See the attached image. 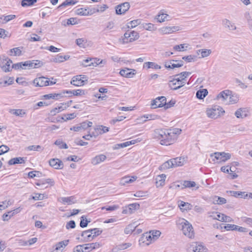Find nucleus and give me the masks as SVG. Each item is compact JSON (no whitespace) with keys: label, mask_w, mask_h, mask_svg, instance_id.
Listing matches in <instances>:
<instances>
[{"label":"nucleus","mask_w":252,"mask_h":252,"mask_svg":"<svg viewBox=\"0 0 252 252\" xmlns=\"http://www.w3.org/2000/svg\"><path fill=\"white\" fill-rule=\"evenodd\" d=\"M168 130L166 129H157L154 131V138L160 140V143L163 145L172 144L169 135L167 134Z\"/></svg>","instance_id":"nucleus-1"},{"label":"nucleus","mask_w":252,"mask_h":252,"mask_svg":"<svg viewBox=\"0 0 252 252\" xmlns=\"http://www.w3.org/2000/svg\"><path fill=\"white\" fill-rule=\"evenodd\" d=\"M180 224L182 225V230L185 236L190 239L194 237V232L192 226L188 220L184 219H182Z\"/></svg>","instance_id":"nucleus-2"},{"label":"nucleus","mask_w":252,"mask_h":252,"mask_svg":"<svg viewBox=\"0 0 252 252\" xmlns=\"http://www.w3.org/2000/svg\"><path fill=\"white\" fill-rule=\"evenodd\" d=\"M224 113L223 109L219 106H214L212 108L208 109L206 111L207 115L208 117L217 119L220 116L221 114Z\"/></svg>","instance_id":"nucleus-3"},{"label":"nucleus","mask_w":252,"mask_h":252,"mask_svg":"<svg viewBox=\"0 0 252 252\" xmlns=\"http://www.w3.org/2000/svg\"><path fill=\"white\" fill-rule=\"evenodd\" d=\"M161 232L159 230H152L149 233H146L143 235L140 238L139 241L142 243H145L146 240L149 241V239L154 240H157L158 237L160 235Z\"/></svg>","instance_id":"nucleus-4"},{"label":"nucleus","mask_w":252,"mask_h":252,"mask_svg":"<svg viewBox=\"0 0 252 252\" xmlns=\"http://www.w3.org/2000/svg\"><path fill=\"white\" fill-rule=\"evenodd\" d=\"M174 78L169 83L170 88L173 90H176L180 89L185 85L184 82L183 81V79H181L177 74L174 76Z\"/></svg>","instance_id":"nucleus-5"},{"label":"nucleus","mask_w":252,"mask_h":252,"mask_svg":"<svg viewBox=\"0 0 252 252\" xmlns=\"http://www.w3.org/2000/svg\"><path fill=\"white\" fill-rule=\"evenodd\" d=\"M0 66L2 70L4 72L10 71V64L12 63V61L5 55H1L0 57Z\"/></svg>","instance_id":"nucleus-6"},{"label":"nucleus","mask_w":252,"mask_h":252,"mask_svg":"<svg viewBox=\"0 0 252 252\" xmlns=\"http://www.w3.org/2000/svg\"><path fill=\"white\" fill-rule=\"evenodd\" d=\"M166 104V98L165 96H159L152 100L151 106L155 109L158 107H162Z\"/></svg>","instance_id":"nucleus-7"},{"label":"nucleus","mask_w":252,"mask_h":252,"mask_svg":"<svg viewBox=\"0 0 252 252\" xmlns=\"http://www.w3.org/2000/svg\"><path fill=\"white\" fill-rule=\"evenodd\" d=\"M179 30H180V28L179 26H166L159 29L158 32L161 34H168Z\"/></svg>","instance_id":"nucleus-8"},{"label":"nucleus","mask_w":252,"mask_h":252,"mask_svg":"<svg viewBox=\"0 0 252 252\" xmlns=\"http://www.w3.org/2000/svg\"><path fill=\"white\" fill-rule=\"evenodd\" d=\"M33 83L36 87H44L49 85V78L43 76L35 78Z\"/></svg>","instance_id":"nucleus-9"},{"label":"nucleus","mask_w":252,"mask_h":252,"mask_svg":"<svg viewBox=\"0 0 252 252\" xmlns=\"http://www.w3.org/2000/svg\"><path fill=\"white\" fill-rule=\"evenodd\" d=\"M231 91L225 90L220 93L217 96L216 99L217 100H220L222 102L227 103Z\"/></svg>","instance_id":"nucleus-10"},{"label":"nucleus","mask_w":252,"mask_h":252,"mask_svg":"<svg viewBox=\"0 0 252 252\" xmlns=\"http://www.w3.org/2000/svg\"><path fill=\"white\" fill-rule=\"evenodd\" d=\"M130 7L128 2H124L116 7V12L117 14H122L127 11Z\"/></svg>","instance_id":"nucleus-11"},{"label":"nucleus","mask_w":252,"mask_h":252,"mask_svg":"<svg viewBox=\"0 0 252 252\" xmlns=\"http://www.w3.org/2000/svg\"><path fill=\"white\" fill-rule=\"evenodd\" d=\"M49 162L50 165L56 169H60L63 167V162L59 159L52 158Z\"/></svg>","instance_id":"nucleus-12"},{"label":"nucleus","mask_w":252,"mask_h":252,"mask_svg":"<svg viewBox=\"0 0 252 252\" xmlns=\"http://www.w3.org/2000/svg\"><path fill=\"white\" fill-rule=\"evenodd\" d=\"M214 155H215L216 159L223 162H225L231 158V155L230 154L225 153L224 152H217L214 153Z\"/></svg>","instance_id":"nucleus-13"},{"label":"nucleus","mask_w":252,"mask_h":252,"mask_svg":"<svg viewBox=\"0 0 252 252\" xmlns=\"http://www.w3.org/2000/svg\"><path fill=\"white\" fill-rule=\"evenodd\" d=\"M58 201L63 204L71 205L76 202L75 197L74 196L69 197H62L58 198Z\"/></svg>","instance_id":"nucleus-14"},{"label":"nucleus","mask_w":252,"mask_h":252,"mask_svg":"<svg viewBox=\"0 0 252 252\" xmlns=\"http://www.w3.org/2000/svg\"><path fill=\"white\" fill-rule=\"evenodd\" d=\"M168 130L169 133H168L167 134L169 135V137L170 138L172 144L176 139L177 135L181 133L182 130L177 128Z\"/></svg>","instance_id":"nucleus-15"},{"label":"nucleus","mask_w":252,"mask_h":252,"mask_svg":"<svg viewBox=\"0 0 252 252\" xmlns=\"http://www.w3.org/2000/svg\"><path fill=\"white\" fill-rule=\"evenodd\" d=\"M137 176H125L123 177L120 181V184L122 186H125L126 184L133 183L137 179Z\"/></svg>","instance_id":"nucleus-16"},{"label":"nucleus","mask_w":252,"mask_h":252,"mask_svg":"<svg viewBox=\"0 0 252 252\" xmlns=\"http://www.w3.org/2000/svg\"><path fill=\"white\" fill-rule=\"evenodd\" d=\"M71 84L75 86H82L84 85V81H82L80 75L73 77L70 82Z\"/></svg>","instance_id":"nucleus-17"},{"label":"nucleus","mask_w":252,"mask_h":252,"mask_svg":"<svg viewBox=\"0 0 252 252\" xmlns=\"http://www.w3.org/2000/svg\"><path fill=\"white\" fill-rule=\"evenodd\" d=\"M222 25L225 28L227 29L229 31H234L237 28L234 23L227 19L222 20Z\"/></svg>","instance_id":"nucleus-18"},{"label":"nucleus","mask_w":252,"mask_h":252,"mask_svg":"<svg viewBox=\"0 0 252 252\" xmlns=\"http://www.w3.org/2000/svg\"><path fill=\"white\" fill-rule=\"evenodd\" d=\"M248 110L246 108L238 109L235 113V115L237 118L244 119L247 116Z\"/></svg>","instance_id":"nucleus-19"},{"label":"nucleus","mask_w":252,"mask_h":252,"mask_svg":"<svg viewBox=\"0 0 252 252\" xmlns=\"http://www.w3.org/2000/svg\"><path fill=\"white\" fill-rule=\"evenodd\" d=\"M106 159V156L103 154H100L95 156L92 159L91 163L93 165H97Z\"/></svg>","instance_id":"nucleus-20"},{"label":"nucleus","mask_w":252,"mask_h":252,"mask_svg":"<svg viewBox=\"0 0 252 252\" xmlns=\"http://www.w3.org/2000/svg\"><path fill=\"white\" fill-rule=\"evenodd\" d=\"M29 68H36L43 65V62L38 60L28 61Z\"/></svg>","instance_id":"nucleus-21"},{"label":"nucleus","mask_w":252,"mask_h":252,"mask_svg":"<svg viewBox=\"0 0 252 252\" xmlns=\"http://www.w3.org/2000/svg\"><path fill=\"white\" fill-rule=\"evenodd\" d=\"M54 181L51 179H47L45 181L40 180L38 182L36 183V185L37 186L41 187L43 189H45L48 187L46 186L47 184L50 185L51 186L54 185Z\"/></svg>","instance_id":"nucleus-22"},{"label":"nucleus","mask_w":252,"mask_h":252,"mask_svg":"<svg viewBox=\"0 0 252 252\" xmlns=\"http://www.w3.org/2000/svg\"><path fill=\"white\" fill-rule=\"evenodd\" d=\"M132 70L133 71H131V69H130L129 68L122 69L120 71V74L122 76L127 78H131L133 77V75L135 74V73L134 72L135 71V70L134 69Z\"/></svg>","instance_id":"nucleus-23"},{"label":"nucleus","mask_w":252,"mask_h":252,"mask_svg":"<svg viewBox=\"0 0 252 252\" xmlns=\"http://www.w3.org/2000/svg\"><path fill=\"white\" fill-rule=\"evenodd\" d=\"M128 210L125 209L123 211V213H128L129 214H131L133 213V211L135 210L139 209L140 208V205L138 203H132L130 204L128 206Z\"/></svg>","instance_id":"nucleus-24"},{"label":"nucleus","mask_w":252,"mask_h":252,"mask_svg":"<svg viewBox=\"0 0 252 252\" xmlns=\"http://www.w3.org/2000/svg\"><path fill=\"white\" fill-rule=\"evenodd\" d=\"M65 103H61L58 107L53 109L50 111L51 115L55 116L57 113H58L66 108V106Z\"/></svg>","instance_id":"nucleus-25"},{"label":"nucleus","mask_w":252,"mask_h":252,"mask_svg":"<svg viewBox=\"0 0 252 252\" xmlns=\"http://www.w3.org/2000/svg\"><path fill=\"white\" fill-rule=\"evenodd\" d=\"M68 242L69 241L67 240L62 241L57 243L55 245V250L56 251H60V252H62L63 249L65 247V246H66L68 245Z\"/></svg>","instance_id":"nucleus-26"},{"label":"nucleus","mask_w":252,"mask_h":252,"mask_svg":"<svg viewBox=\"0 0 252 252\" xmlns=\"http://www.w3.org/2000/svg\"><path fill=\"white\" fill-rule=\"evenodd\" d=\"M178 206L182 211L190 210L192 207V205L190 203L183 201L179 202Z\"/></svg>","instance_id":"nucleus-27"},{"label":"nucleus","mask_w":252,"mask_h":252,"mask_svg":"<svg viewBox=\"0 0 252 252\" xmlns=\"http://www.w3.org/2000/svg\"><path fill=\"white\" fill-rule=\"evenodd\" d=\"M172 159L174 168L183 165L185 162V158L182 157L176 158Z\"/></svg>","instance_id":"nucleus-28"},{"label":"nucleus","mask_w":252,"mask_h":252,"mask_svg":"<svg viewBox=\"0 0 252 252\" xmlns=\"http://www.w3.org/2000/svg\"><path fill=\"white\" fill-rule=\"evenodd\" d=\"M170 168H174L172 159L164 162L159 166V169L160 170H163Z\"/></svg>","instance_id":"nucleus-29"},{"label":"nucleus","mask_w":252,"mask_h":252,"mask_svg":"<svg viewBox=\"0 0 252 252\" xmlns=\"http://www.w3.org/2000/svg\"><path fill=\"white\" fill-rule=\"evenodd\" d=\"M166 175L165 174H161L158 175L156 178V186L157 187H161L164 184Z\"/></svg>","instance_id":"nucleus-30"},{"label":"nucleus","mask_w":252,"mask_h":252,"mask_svg":"<svg viewBox=\"0 0 252 252\" xmlns=\"http://www.w3.org/2000/svg\"><path fill=\"white\" fill-rule=\"evenodd\" d=\"M84 246V250L89 252L91 250L99 248L100 245L98 243H92L86 244Z\"/></svg>","instance_id":"nucleus-31"},{"label":"nucleus","mask_w":252,"mask_h":252,"mask_svg":"<svg viewBox=\"0 0 252 252\" xmlns=\"http://www.w3.org/2000/svg\"><path fill=\"white\" fill-rule=\"evenodd\" d=\"M216 219L220 221L224 222H231L232 219L229 216H226L223 214L219 213L217 214Z\"/></svg>","instance_id":"nucleus-32"},{"label":"nucleus","mask_w":252,"mask_h":252,"mask_svg":"<svg viewBox=\"0 0 252 252\" xmlns=\"http://www.w3.org/2000/svg\"><path fill=\"white\" fill-rule=\"evenodd\" d=\"M213 203L214 204L222 205L226 203V200L223 197L215 196L213 198Z\"/></svg>","instance_id":"nucleus-33"},{"label":"nucleus","mask_w":252,"mask_h":252,"mask_svg":"<svg viewBox=\"0 0 252 252\" xmlns=\"http://www.w3.org/2000/svg\"><path fill=\"white\" fill-rule=\"evenodd\" d=\"M25 162V158L18 157L11 158L8 161L9 165H14L16 164H21Z\"/></svg>","instance_id":"nucleus-34"},{"label":"nucleus","mask_w":252,"mask_h":252,"mask_svg":"<svg viewBox=\"0 0 252 252\" xmlns=\"http://www.w3.org/2000/svg\"><path fill=\"white\" fill-rule=\"evenodd\" d=\"M91 232V229H89L84 231L82 233L81 236L84 238L85 241H91L93 239V236H92Z\"/></svg>","instance_id":"nucleus-35"},{"label":"nucleus","mask_w":252,"mask_h":252,"mask_svg":"<svg viewBox=\"0 0 252 252\" xmlns=\"http://www.w3.org/2000/svg\"><path fill=\"white\" fill-rule=\"evenodd\" d=\"M78 1L76 0H65L58 7V9H61L63 7H64L67 6L74 5Z\"/></svg>","instance_id":"nucleus-36"},{"label":"nucleus","mask_w":252,"mask_h":252,"mask_svg":"<svg viewBox=\"0 0 252 252\" xmlns=\"http://www.w3.org/2000/svg\"><path fill=\"white\" fill-rule=\"evenodd\" d=\"M69 58L68 56H63L58 55L53 59V61L55 63H61L67 60Z\"/></svg>","instance_id":"nucleus-37"},{"label":"nucleus","mask_w":252,"mask_h":252,"mask_svg":"<svg viewBox=\"0 0 252 252\" xmlns=\"http://www.w3.org/2000/svg\"><path fill=\"white\" fill-rule=\"evenodd\" d=\"M208 93L207 89L200 90L197 91L196 96L197 98L201 99L204 98L208 94Z\"/></svg>","instance_id":"nucleus-38"},{"label":"nucleus","mask_w":252,"mask_h":252,"mask_svg":"<svg viewBox=\"0 0 252 252\" xmlns=\"http://www.w3.org/2000/svg\"><path fill=\"white\" fill-rule=\"evenodd\" d=\"M144 66L147 67L148 68H154L158 69L161 68V66L158 64L154 62H146L144 64Z\"/></svg>","instance_id":"nucleus-39"},{"label":"nucleus","mask_w":252,"mask_h":252,"mask_svg":"<svg viewBox=\"0 0 252 252\" xmlns=\"http://www.w3.org/2000/svg\"><path fill=\"white\" fill-rule=\"evenodd\" d=\"M9 112L17 116L23 117L25 115L26 113L22 109H10Z\"/></svg>","instance_id":"nucleus-40"},{"label":"nucleus","mask_w":252,"mask_h":252,"mask_svg":"<svg viewBox=\"0 0 252 252\" xmlns=\"http://www.w3.org/2000/svg\"><path fill=\"white\" fill-rule=\"evenodd\" d=\"M177 64V63L173 62L172 60L164 63V66L167 69H174L178 67V66L176 65Z\"/></svg>","instance_id":"nucleus-41"},{"label":"nucleus","mask_w":252,"mask_h":252,"mask_svg":"<svg viewBox=\"0 0 252 252\" xmlns=\"http://www.w3.org/2000/svg\"><path fill=\"white\" fill-rule=\"evenodd\" d=\"M22 51L20 47H16L9 50V55L10 56H19L21 55Z\"/></svg>","instance_id":"nucleus-42"},{"label":"nucleus","mask_w":252,"mask_h":252,"mask_svg":"<svg viewBox=\"0 0 252 252\" xmlns=\"http://www.w3.org/2000/svg\"><path fill=\"white\" fill-rule=\"evenodd\" d=\"M137 227L135 223L128 225L125 229V233L126 234L131 233Z\"/></svg>","instance_id":"nucleus-43"},{"label":"nucleus","mask_w":252,"mask_h":252,"mask_svg":"<svg viewBox=\"0 0 252 252\" xmlns=\"http://www.w3.org/2000/svg\"><path fill=\"white\" fill-rule=\"evenodd\" d=\"M228 99V102L229 103L235 104L238 101L239 98L236 94H233L232 92L231 91V94L230 96H229Z\"/></svg>","instance_id":"nucleus-44"},{"label":"nucleus","mask_w":252,"mask_h":252,"mask_svg":"<svg viewBox=\"0 0 252 252\" xmlns=\"http://www.w3.org/2000/svg\"><path fill=\"white\" fill-rule=\"evenodd\" d=\"M229 192L231 193L232 196L235 197H240L241 198H245L248 196V194H246L245 195V192H241V191H229Z\"/></svg>","instance_id":"nucleus-45"},{"label":"nucleus","mask_w":252,"mask_h":252,"mask_svg":"<svg viewBox=\"0 0 252 252\" xmlns=\"http://www.w3.org/2000/svg\"><path fill=\"white\" fill-rule=\"evenodd\" d=\"M76 14L78 15H81V16H86L90 14H91L87 9H85L83 8H81L78 9L76 11Z\"/></svg>","instance_id":"nucleus-46"},{"label":"nucleus","mask_w":252,"mask_h":252,"mask_svg":"<svg viewBox=\"0 0 252 252\" xmlns=\"http://www.w3.org/2000/svg\"><path fill=\"white\" fill-rule=\"evenodd\" d=\"M76 117V115L75 113H71L68 114L67 115H65L63 117H62L60 120H58V122H60L61 120H64V121H66L67 120H71L73 118H74Z\"/></svg>","instance_id":"nucleus-47"},{"label":"nucleus","mask_w":252,"mask_h":252,"mask_svg":"<svg viewBox=\"0 0 252 252\" xmlns=\"http://www.w3.org/2000/svg\"><path fill=\"white\" fill-rule=\"evenodd\" d=\"M37 0H22L21 5L23 7L31 6Z\"/></svg>","instance_id":"nucleus-48"},{"label":"nucleus","mask_w":252,"mask_h":252,"mask_svg":"<svg viewBox=\"0 0 252 252\" xmlns=\"http://www.w3.org/2000/svg\"><path fill=\"white\" fill-rule=\"evenodd\" d=\"M187 47L186 44H182L174 46L173 49L178 51H184L187 50Z\"/></svg>","instance_id":"nucleus-49"},{"label":"nucleus","mask_w":252,"mask_h":252,"mask_svg":"<svg viewBox=\"0 0 252 252\" xmlns=\"http://www.w3.org/2000/svg\"><path fill=\"white\" fill-rule=\"evenodd\" d=\"M143 27L146 30L153 31L156 30V27L155 25L151 23H145L143 24Z\"/></svg>","instance_id":"nucleus-50"},{"label":"nucleus","mask_w":252,"mask_h":252,"mask_svg":"<svg viewBox=\"0 0 252 252\" xmlns=\"http://www.w3.org/2000/svg\"><path fill=\"white\" fill-rule=\"evenodd\" d=\"M91 61H92V59H90V60L86 59V60H85L84 61V63H83V64L84 66H94V65H98V64H100L102 62V61H101L99 63H94L93 62L90 63Z\"/></svg>","instance_id":"nucleus-51"},{"label":"nucleus","mask_w":252,"mask_h":252,"mask_svg":"<svg viewBox=\"0 0 252 252\" xmlns=\"http://www.w3.org/2000/svg\"><path fill=\"white\" fill-rule=\"evenodd\" d=\"M198 51L201 54V58H205L209 56L212 51L210 49H200Z\"/></svg>","instance_id":"nucleus-52"},{"label":"nucleus","mask_w":252,"mask_h":252,"mask_svg":"<svg viewBox=\"0 0 252 252\" xmlns=\"http://www.w3.org/2000/svg\"><path fill=\"white\" fill-rule=\"evenodd\" d=\"M130 39L129 40V42H132L133 41H134L136 39H137L139 36V34L138 33V32H135V31H130Z\"/></svg>","instance_id":"nucleus-53"},{"label":"nucleus","mask_w":252,"mask_h":252,"mask_svg":"<svg viewBox=\"0 0 252 252\" xmlns=\"http://www.w3.org/2000/svg\"><path fill=\"white\" fill-rule=\"evenodd\" d=\"M157 117V116L152 115H147L142 117L140 120H141V122H145L147 120H154Z\"/></svg>","instance_id":"nucleus-54"},{"label":"nucleus","mask_w":252,"mask_h":252,"mask_svg":"<svg viewBox=\"0 0 252 252\" xmlns=\"http://www.w3.org/2000/svg\"><path fill=\"white\" fill-rule=\"evenodd\" d=\"M55 144L57 146H59L60 148H61V149H67L68 148V146L66 145V144L59 139L55 141Z\"/></svg>","instance_id":"nucleus-55"},{"label":"nucleus","mask_w":252,"mask_h":252,"mask_svg":"<svg viewBox=\"0 0 252 252\" xmlns=\"http://www.w3.org/2000/svg\"><path fill=\"white\" fill-rule=\"evenodd\" d=\"M128 146H129V143H128V142L127 141V142H124V143H123L117 144L115 145L113 147V149L114 150H117V149H120V148H123L126 147H127Z\"/></svg>","instance_id":"nucleus-56"},{"label":"nucleus","mask_w":252,"mask_h":252,"mask_svg":"<svg viewBox=\"0 0 252 252\" xmlns=\"http://www.w3.org/2000/svg\"><path fill=\"white\" fill-rule=\"evenodd\" d=\"M196 57L194 55H189L187 56H184L182 58V59L186 61L188 63L194 62L195 61Z\"/></svg>","instance_id":"nucleus-57"},{"label":"nucleus","mask_w":252,"mask_h":252,"mask_svg":"<svg viewBox=\"0 0 252 252\" xmlns=\"http://www.w3.org/2000/svg\"><path fill=\"white\" fill-rule=\"evenodd\" d=\"M91 233L92 234V236H93V239L102 233V230H99V228H94L91 229Z\"/></svg>","instance_id":"nucleus-58"},{"label":"nucleus","mask_w":252,"mask_h":252,"mask_svg":"<svg viewBox=\"0 0 252 252\" xmlns=\"http://www.w3.org/2000/svg\"><path fill=\"white\" fill-rule=\"evenodd\" d=\"M193 251L194 252H207V249L203 245L200 244L196 247Z\"/></svg>","instance_id":"nucleus-59"},{"label":"nucleus","mask_w":252,"mask_h":252,"mask_svg":"<svg viewBox=\"0 0 252 252\" xmlns=\"http://www.w3.org/2000/svg\"><path fill=\"white\" fill-rule=\"evenodd\" d=\"M140 24V20H135L130 21L128 23L127 27L128 28H133Z\"/></svg>","instance_id":"nucleus-60"},{"label":"nucleus","mask_w":252,"mask_h":252,"mask_svg":"<svg viewBox=\"0 0 252 252\" xmlns=\"http://www.w3.org/2000/svg\"><path fill=\"white\" fill-rule=\"evenodd\" d=\"M78 23L77 18L72 17L67 20L66 24H64V26L73 25L77 24Z\"/></svg>","instance_id":"nucleus-61"},{"label":"nucleus","mask_w":252,"mask_h":252,"mask_svg":"<svg viewBox=\"0 0 252 252\" xmlns=\"http://www.w3.org/2000/svg\"><path fill=\"white\" fill-rule=\"evenodd\" d=\"M168 16L167 14L164 13H159L157 16V19L158 22L161 23L165 21V18Z\"/></svg>","instance_id":"nucleus-62"},{"label":"nucleus","mask_w":252,"mask_h":252,"mask_svg":"<svg viewBox=\"0 0 252 252\" xmlns=\"http://www.w3.org/2000/svg\"><path fill=\"white\" fill-rule=\"evenodd\" d=\"M86 40L84 38H78L76 40V44L80 47H84Z\"/></svg>","instance_id":"nucleus-63"},{"label":"nucleus","mask_w":252,"mask_h":252,"mask_svg":"<svg viewBox=\"0 0 252 252\" xmlns=\"http://www.w3.org/2000/svg\"><path fill=\"white\" fill-rule=\"evenodd\" d=\"M84 245H78L74 249V252H88L87 251L84 250Z\"/></svg>","instance_id":"nucleus-64"}]
</instances>
